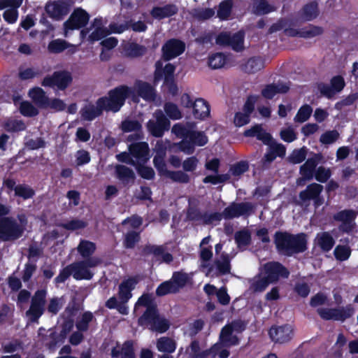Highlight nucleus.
<instances>
[{
    "mask_svg": "<svg viewBox=\"0 0 358 358\" xmlns=\"http://www.w3.org/2000/svg\"><path fill=\"white\" fill-rule=\"evenodd\" d=\"M104 110L106 111V108L101 99L99 98L96 101V105L92 103L85 105L80 109V113L83 120L91 122L101 116Z\"/></svg>",
    "mask_w": 358,
    "mask_h": 358,
    "instance_id": "obj_22",
    "label": "nucleus"
},
{
    "mask_svg": "<svg viewBox=\"0 0 358 358\" xmlns=\"http://www.w3.org/2000/svg\"><path fill=\"white\" fill-rule=\"evenodd\" d=\"M323 186L320 184L313 182L306 186L304 190L299 194V203L308 206L310 201H313V206L315 209L319 208L324 203V198L322 195Z\"/></svg>",
    "mask_w": 358,
    "mask_h": 358,
    "instance_id": "obj_7",
    "label": "nucleus"
},
{
    "mask_svg": "<svg viewBox=\"0 0 358 358\" xmlns=\"http://www.w3.org/2000/svg\"><path fill=\"white\" fill-rule=\"evenodd\" d=\"M232 7V0H224L221 1L217 11V17L222 20H227L231 15Z\"/></svg>",
    "mask_w": 358,
    "mask_h": 358,
    "instance_id": "obj_50",
    "label": "nucleus"
},
{
    "mask_svg": "<svg viewBox=\"0 0 358 358\" xmlns=\"http://www.w3.org/2000/svg\"><path fill=\"white\" fill-rule=\"evenodd\" d=\"M245 137H256L265 145H269L271 140V135L266 132L262 127V124H257L251 128L246 129L243 133Z\"/></svg>",
    "mask_w": 358,
    "mask_h": 358,
    "instance_id": "obj_30",
    "label": "nucleus"
},
{
    "mask_svg": "<svg viewBox=\"0 0 358 358\" xmlns=\"http://www.w3.org/2000/svg\"><path fill=\"white\" fill-rule=\"evenodd\" d=\"M42 341L46 348L50 351H55L64 343L62 341H60L56 331H52L49 334L43 336Z\"/></svg>",
    "mask_w": 358,
    "mask_h": 358,
    "instance_id": "obj_38",
    "label": "nucleus"
},
{
    "mask_svg": "<svg viewBox=\"0 0 358 358\" xmlns=\"http://www.w3.org/2000/svg\"><path fill=\"white\" fill-rule=\"evenodd\" d=\"M156 120H150L146 124L150 134L155 137H162L166 131L170 128V121L162 110L155 112Z\"/></svg>",
    "mask_w": 358,
    "mask_h": 358,
    "instance_id": "obj_14",
    "label": "nucleus"
},
{
    "mask_svg": "<svg viewBox=\"0 0 358 358\" xmlns=\"http://www.w3.org/2000/svg\"><path fill=\"white\" fill-rule=\"evenodd\" d=\"M3 185L8 189V193L14 190L15 196L24 200L31 199L35 195V191L32 187L26 184L16 185L15 180L13 178L4 179Z\"/></svg>",
    "mask_w": 358,
    "mask_h": 358,
    "instance_id": "obj_19",
    "label": "nucleus"
},
{
    "mask_svg": "<svg viewBox=\"0 0 358 358\" xmlns=\"http://www.w3.org/2000/svg\"><path fill=\"white\" fill-rule=\"evenodd\" d=\"M234 240L238 248L248 246L251 243L250 232L247 229L238 231L235 233Z\"/></svg>",
    "mask_w": 358,
    "mask_h": 358,
    "instance_id": "obj_52",
    "label": "nucleus"
},
{
    "mask_svg": "<svg viewBox=\"0 0 358 358\" xmlns=\"http://www.w3.org/2000/svg\"><path fill=\"white\" fill-rule=\"evenodd\" d=\"M227 62V57L222 52L212 54L208 58V66L213 69L222 68Z\"/></svg>",
    "mask_w": 358,
    "mask_h": 358,
    "instance_id": "obj_51",
    "label": "nucleus"
},
{
    "mask_svg": "<svg viewBox=\"0 0 358 358\" xmlns=\"http://www.w3.org/2000/svg\"><path fill=\"white\" fill-rule=\"evenodd\" d=\"M142 253L145 257L152 255L155 260L159 263L170 264L173 260V255L166 251V247L163 245L148 243L143 247Z\"/></svg>",
    "mask_w": 358,
    "mask_h": 358,
    "instance_id": "obj_17",
    "label": "nucleus"
},
{
    "mask_svg": "<svg viewBox=\"0 0 358 358\" xmlns=\"http://www.w3.org/2000/svg\"><path fill=\"white\" fill-rule=\"evenodd\" d=\"M253 209L254 206L250 202H232L220 214L222 218L231 220L235 217L250 215L253 212Z\"/></svg>",
    "mask_w": 358,
    "mask_h": 358,
    "instance_id": "obj_13",
    "label": "nucleus"
},
{
    "mask_svg": "<svg viewBox=\"0 0 358 358\" xmlns=\"http://www.w3.org/2000/svg\"><path fill=\"white\" fill-rule=\"evenodd\" d=\"M29 96L33 101L41 108H45L48 102V97L46 96L44 90L40 87H34L29 90Z\"/></svg>",
    "mask_w": 358,
    "mask_h": 358,
    "instance_id": "obj_40",
    "label": "nucleus"
},
{
    "mask_svg": "<svg viewBox=\"0 0 358 358\" xmlns=\"http://www.w3.org/2000/svg\"><path fill=\"white\" fill-rule=\"evenodd\" d=\"M166 71L167 76L163 78V86L167 94L176 96L178 94L179 89L175 78V72H171L169 69Z\"/></svg>",
    "mask_w": 358,
    "mask_h": 358,
    "instance_id": "obj_37",
    "label": "nucleus"
},
{
    "mask_svg": "<svg viewBox=\"0 0 358 358\" xmlns=\"http://www.w3.org/2000/svg\"><path fill=\"white\" fill-rule=\"evenodd\" d=\"M45 10L50 17L61 20L70 10L69 5L64 0L49 1L46 3Z\"/></svg>",
    "mask_w": 358,
    "mask_h": 358,
    "instance_id": "obj_21",
    "label": "nucleus"
},
{
    "mask_svg": "<svg viewBox=\"0 0 358 358\" xmlns=\"http://www.w3.org/2000/svg\"><path fill=\"white\" fill-rule=\"evenodd\" d=\"M308 149L306 146H303L299 149H294L287 157V161L292 164H298L304 162Z\"/></svg>",
    "mask_w": 358,
    "mask_h": 358,
    "instance_id": "obj_46",
    "label": "nucleus"
},
{
    "mask_svg": "<svg viewBox=\"0 0 358 358\" xmlns=\"http://www.w3.org/2000/svg\"><path fill=\"white\" fill-rule=\"evenodd\" d=\"M215 42L217 45L229 46L236 52H241L244 48V33L238 31L231 35L228 32H221L216 37Z\"/></svg>",
    "mask_w": 358,
    "mask_h": 358,
    "instance_id": "obj_11",
    "label": "nucleus"
},
{
    "mask_svg": "<svg viewBox=\"0 0 358 358\" xmlns=\"http://www.w3.org/2000/svg\"><path fill=\"white\" fill-rule=\"evenodd\" d=\"M178 12V8L176 5L173 3H168L164 6H155L150 11V15L157 20H162L164 18L170 17Z\"/></svg>",
    "mask_w": 358,
    "mask_h": 358,
    "instance_id": "obj_31",
    "label": "nucleus"
},
{
    "mask_svg": "<svg viewBox=\"0 0 358 358\" xmlns=\"http://www.w3.org/2000/svg\"><path fill=\"white\" fill-rule=\"evenodd\" d=\"M187 220L189 221H202L203 224L208 225L213 222H220L222 220V215L220 213L215 212L208 213L205 212L202 213L199 209L196 208H189L187 212Z\"/></svg>",
    "mask_w": 358,
    "mask_h": 358,
    "instance_id": "obj_20",
    "label": "nucleus"
},
{
    "mask_svg": "<svg viewBox=\"0 0 358 358\" xmlns=\"http://www.w3.org/2000/svg\"><path fill=\"white\" fill-rule=\"evenodd\" d=\"M157 348L159 352L171 354L175 352L176 343L169 337L163 336L157 339Z\"/></svg>",
    "mask_w": 358,
    "mask_h": 358,
    "instance_id": "obj_41",
    "label": "nucleus"
},
{
    "mask_svg": "<svg viewBox=\"0 0 358 358\" xmlns=\"http://www.w3.org/2000/svg\"><path fill=\"white\" fill-rule=\"evenodd\" d=\"M289 90V86L285 83L268 84L262 90V95L267 99H272L277 94H285Z\"/></svg>",
    "mask_w": 358,
    "mask_h": 358,
    "instance_id": "obj_32",
    "label": "nucleus"
},
{
    "mask_svg": "<svg viewBox=\"0 0 358 358\" xmlns=\"http://www.w3.org/2000/svg\"><path fill=\"white\" fill-rule=\"evenodd\" d=\"M115 177L124 187H129L134 184L136 175L129 167L123 164H117L115 166Z\"/></svg>",
    "mask_w": 358,
    "mask_h": 358,
    "instance_id": "obj_25",
    "label": "nucleus"
},
{
    "mask_svg": "<svg viewBox=\"0 0 358 358\" xmlns=\"http://www.w3.org/2000/svg\"><path fill=\"white\" fill-rule=\"evenodd\" d=\"M48 50L49 52L53 54H59L67 50L66 53L69 55L75 54L78 50L76 45L60 38L52 40L48 43Z\"/></svg>",
    "mask_w": 358,
    "mask_h": 358,
    "instance_id": "obj_28",
    "label": "nucleus"
},
{
    "mask_svg": "<svg viewBox=\"0 0 358 358\" xmlns=\"http://www.w3.org/2000/svg\"><path fill=\"white\" fill-rule=\"evenodd\" d=\"M265 276L272 282L278 281L280 278H287L289 275V270L278 262H268L264 265Z\"/></svg>",
    "mask_w": 358,
    "mask_h": 358,
    "instance_id": "obj_18",
    "label": "nucleus"
},
{
    "mask_svg": "<svg viewBox=\"0 0 358 358\" xmlns=\"http://www.w3.org/2000/svg\"><path fill=\"white\" fill-rule=\"evenodd\" d=\"M10 206L0 203V240L14 241L19 239L23 234L24 228L11 216Z\"/></svg>",
    "mask_w": 358,
    "mask_h": 358,
    "instance_id": "obj_3",
    "label": "nucleus"
},
{
    "mask_svg": "<svg viewBox=\"0 0 358 358\" xmlns=\"http://www.w3.org/2000/svg\"><path fill=\"white\" fill-rule=\"evenodd\" d=\"M165 157V152L158 151L156 155H155L153 158V164L155 167L156 168L157 171H158V173L161 176H166L167 172H169L170 171L167 169V166L164 159Z\"/></svg>",
    "mask_w": 358,
    "mask_h": 358,
    "instance_id": "obj_45",
    "label": "nucleus"
},
{
    "mask_svg": "<svg viewBox=\"0 0 358 358\" xmlns=\"http://www.w3.org/2000/svg\"><path fill=\"white\" fill-rule=\"evenodd\" d=\"M313 156L306 159L305 163L299 168V174L304 175L313 180L318 164L323 157L321 153L312 152Z\"/></svg>",
    "mask_w": 358,
    "mask_h": 358,
    "instance_id": "obj_27",
    "label": "nucleus"
},
{
    "mask_svg": "<svg viewBox=\"0 0 358 358\" xmlns=\"http://www.w3.org/2000/svg\"><path fill=\"white\" fill-rule=\"evenodd\" d=\"M138 282L136 276L129 277L119 285L118 297L122 303H126L131 298V291Z\"/></svg>",
    "mask_w": 358,
    "mask_h": 358,
    "instance_id": "obj_26",
    "label": "nucleus"
},
{
    "mask_svg": "<svg viewBox=\"0 0 358 358\" xmlns=\"http://www.w3.org/2000/svg\"><path fill=\"white\" fill-rule=\"evenodd\" d=\"M47 291L41 289L35 292L31 299L29 308L26 315L31 322H38L45 310Z\"/></svg>",
    "mask_w": 358,
    "mask_h": 358,
    "instance_id": "obj_9",
    "label": "nucleus"
},
{
    "mask_svg": "<svg viewBox=\"0 0 358 358\" xmlns=\"http://www.w3.org/2000/svg\"><path fill=\"white\" fill-rule=\"evenodd\" d=\"M324 29L322 27L308 24L307 26L301 28V38H313L324 34Z\"/></svg>",
    "mask_w": 358,
    "mask_h": 358,
    "instance_id": "obj_42",
    "label": "nucleus"
},
{
    "mask_svg": "<svg viewBox=\"0 0 358 358\" xmlns=\"http://www.w3.org/2000/svg\"><path fill=\"white\" fill-rule=\"evenodd\" d=\"M319 13L317 2L313 1L303 6L301 15L305 21H312L317 18Z\"/></svg>",
    "mask_w": 358,
    "mask_h": 358,
    "instance_id": "obj_36",
    "label": "nucleus"
},
{
    "mask_svg": "<svg viewBox=\"0 0 358 358\" xmlns=\"http://www.w3.org/2000/svg\"><path fill=\"white\" fill-rule=\"evenodd\" d=\"M187 138H189L194 148L196 146H203L208 143V137L203 131L191 129Z\"/></svg>",
    "mask_w": 358,
    "mask_h": 358,
    "instance_id": "obj_49",
    "label": "nucleus"
},
{
    "mask_svg": "<svg viewBox=\"0 0 358 358\" xmlns=\"http://www.w3.org/2000/svg\"><path fill=\"white\" fill-rule=\"evenodd\" d=\"M313 113L312 107L308 104H304L299 109L294 120L298 122H304L307 121Z\"/></svg>",
    "mask_w": 358,
    "mask_h": 358,
    "instance_id": "obj_58",
    "label": "nucleus"
},
{
    "mask_svg": "<svg viewBox=\"0 0 358 358\" xmlns=\"http://www.w3.org/2000/svg\"><path fill=\"white\" fill-rule=\"evenodd\" d=\"M221 257L222 261L217 260L215 262L217 269L221 275L228 274L231 271L229 257L227 254H222Z\"/></svg>",
    "mask_w": 358,
    "mask_h": 358,
    "instance_id": "obj_57",
    "label": "nucleus"
},
{
    "mask_svg": "<svg viewBox=\"0 0 358 358\" xmlns=\"http://www.w3.org/2000/svg\"><path fill=\"white\" fill-rule=\"evenodd\" d=\"M134 91L138 99V97H141L145 101H154L157 97L155 87L149 83L141 80L135 81Z\"/></svg>",
    "mask_w": 358,
    "mask_h": 358,
    "instance_id": "obj_23",
    "label": "nucleus"
},
{
    "mask_svg": "<svg viewBox=\"0 0 358 358\" xmlns=\"http://www.w3.org/2000/svg\"><path fill=\"white\" fill-rule=\"evenodd\" d=\"M185 50V42L178 38L169 39L162 47V59L169 62L182 55Z\"/></svg>",
    "mask_w": 358,
    "mask_h": 358,
    "instance_id": "obj_16",
    "label": "nucleus"
},
{
    "mask_svg": "<svg viewBox=\"0 0 358 358\" xmlns=\"http://www.w3.org/2000/svg\"><path fill=\"white\" fill-rule=\"evenodd\" d=\"M268 336L275 343L285 344L294 336V328L289 324L272 325L268 330Z\"/></svg>",
    "mask_w": 358,
    "mask_h": 358,
    "instance_id": "obj_12",
    "label": "nucleus"
},
{
    "mask_svg": "<svg viewBox=\"0 0 358 358\" xmlns=\"http://www.w3.org/2000/svg\"><path fill=\"white\" fill-rule=\"evenodd\" d=\"M193 115L196 119L203 120L210 115V105L202 98L194 101Z\"/></svg>",
    "mask_w": 358,
    "mask_h": 358,
    "instance_id": "obj_33",
    "label": "nucleus"
},
{
    "mask_svg": "<svg viewBox=\"0 0 358 358\" xmlns=\"http://www.w3.org/2000/svg\"><path fill=\"white\" fill-rule=\"evenodd\" d=\"M192 17L199 21H204L211 18L215 15L213 8H196L190 12Z\"/></svg>",
    "mask_w": 358,
    "mask_h": 358,
    "instance_id": "obj_47",
    "label": "nucleus"
},
{
    "mask_svg": "<svg viewBox=\"0 0 358 358\" xmlns=\"http://www.w3.org/2000/svg\"><path fill=\"white\" fill-rule=\"evenodd\" d=\"M317 314L324 320H334L344 322L350 318L355 313V308L352 304L338 308H321L317 310Z\"/></svg>",
    "mask_w": 358,
    "mask_h": 358,
    "instance_id": "obj_10",
    "label": "nucleus"
},
{
    "mask_svg": "<svg viewBox=\"0 0 358 358\" xmlns=\"http://www.w3.org/2000/svg\"><path fill=\"white\" fill-rule=\"evenodd\" d=\"M271 283L272 282L264 276L254 280L250 285V288L255 292H262L264 291Z\"/></svg>",
    "mask_w": 358,
    "mask_h": 358,
    "instance_id": "obj_64",
    "label": "nucleus"
},
{
    "mask_svg": "<svg viewBox=\"0 0 358 358\" xmlns=\"http://www.w3.org/2000/svg\"><path fill=\"white\" fill-rule=\"evenodd\" d=\"M233 327L227 324L221 329L219 342L214 344V349H217L220 345H225L227 348L235 346L239 344V338L237 336L233 335Z\"/></svg>",
    "mask_w": 358,
    "mask_h": 358,
    "instance_id": "obj_24",
    "label": "nucleus"
},
{
    "mask_svg": "<svg viewBox=\"0 0 358 358\" xmlns=\"http://www.w3.org/2000/svg\"><path fill=\"white\" fill-rule=\"evenodd\" d=\"M187 273L182 271L173 272L170 280L162 282L156 289V294L163 296L169 294H176L188 282Z\"/></svg>",
    "mask_w": 358,
    "mask_h": 358,
    "instance_id": "obj_6",
    "label": "nucleus"
},
{
    "mask_svg": "<svg viewBox=\"0 0 358 358\" xmlns=\"http://www.w3.org/2000/svg\"><path fill=\"white\" fill-rule=\"evenodd\" d=\"M73 82V76L67 70L56 71L51 76H46L41 82L43 87L57 88L64 91L67 89Z\"/></svg>",
    "mask_w": 358,
    "mask_h": 358,
    "instance_id": "obj_8",
    "label": "nucleus"
},
{
    "mask_svg": "<svg viewBox=\"0 0 358 358\" xmlns=\"http://www.w3.org/2000/svg\"><path fill=\"white\" fill-rule=\"evenodd\" d=\"M129 153L138 161L146 162L149 159V145L147 142L132 143L129 147Z\"/></svg>",
    "mask_w": 358,
    "mask_h": 358,
    "instance_id": "obj_29",
    "label": "nucleus"
},
{
    "mask_svg": "<svg viewBox=\"0 0 358 358\" xmlns=\"http://www.w3.org/2000/svg\"><path fill=\"white\" fill-rule=\"evenodd\" d=\"M138 323L140 326L149 327L153 331L164 333L169 329V322L160 317L157 306H150L139 317Z\"/></svg>",
    "mask_w": 358,
    "mask_h": 358,
    "instance_id": "obj_5",
    "label": "nucleus"
},
{
    "mask_svg": "<svg viewBox=\"0 0 358 358\" xmlns=\"http://www.w3.org/2000/svg\"><path fill=\"white\" fill-rule=\"evenodd\" d=\"M273 241L278 253L287 257L304 252L307 249L306 234H293L287 231H277Z\"/></svg>",
    "mask_w": 358,
    "mask_h": 358,
    "instance_id": "obj_2",
    "label": "nucleus"
},
{
    "mask_svg": "<svg viewBox=\"0 0 358 358\" xmlns=\"http://www.w3.org/2000/svg\"><path fill=\"white\" fill-rule=\"evenodd\" d=\"M164 109L170 119L176 120L182 118V113L176 103L167 102L164 104Z\"/></svg>",
    "mask_w": 358,
    "mask_h": 358,
    "instance_id": "obj_56",
    "label": "nucleus"
},
{
    "mask_svg": "<svg viewBox=\"0 0 358 358\" xmlns=\"http://www.w3.org/2000/svg\"><path fill=\"white\" fill-rule=\"evenodd\" d=\"M155 71L153 75V83L157 85L159 81H161L164 77L167 76V70L169 69L171 72L176 71V66L171 63H167L163 66L162 61L158 60L155 64Z\"/></svg>",
    "mask_w": 358,
    "mask_h": 358,
    "instance_id": "obj_35",
    "label": "nucleus"
},
{
    "mask_svg": "<svg viewBox=\"0 0 358 358\" xmlns=\"http://www.w3.org/2000/svg\"><path fill=\"white\" fill-rule=\"evenodd\" d=\"M317 238V245L323 252L330 251L335 244L333 236L327 231L318 234Z\"/></svg>",
    "mask_w": 358,
    "mask_h": 358,
    "instance_id": "obj_39",
    "label": "nucleus"
},
{
    "mask_svg": "<svg viewBox=\"0 0 358 358\" xmlns=\"http://www.w3.org/2000/svg\"><path fill=\"white\" fill-rule=\"evenodd\" d=\"M20 112L23 116L30 117L36 116L38 114V109L32 103L27 101H22L20 103Z\"/></svg>",
    "mask_w": 358,
    "mask_h": 358,
    "instance_id": "obj_59",
    "label": "nucleus"
},
{
    "mask_svg": "<svg viewBox=\"0 0 358 358\" xmlns=\"http://www.w3.org/2000/svg\"><path fill=\"white\" fill-rule=\"evenodd\" d=\"M122 130L125 132L141 131L142 129L141 124L138 120H125L121 124Z\"/></svg>",
    "mask_w": 358,
    "mask_h": 358,
    "instance_id": "obj_60",
    "label": "nucleus"
},
{
    "mask_svg": "<svg viewBox=\"0 0 358 358\" xmlns=\"http://www.w3.org/2000/svg\"><path fill=\"white\" fill-rule=\"evenodd\" d=\"M166 177L170 178L174 182L187 184L190 182L189 176L184 171H170L167 172Z\"/></svg>",
    "mask_w": 358,
    "mask_h": 358,
    "instance_id": "obj_53",
    "label": "nucleus"
},
{
    "mask_svg": "<svg viewBox=\"0 0 358 358\" xmlns=\"http://www.w3.org/2000/svg\"><path fill=\"white\" fill-rule=\"evenodd\" d=\"M96 321L93 313L90 311H85L80 319L76 322V327L79 331L86 332L89 329L90 323Z\"/></svg>",
    "mask_w": 358,
    "mask_h": 358,
    "instance_id": "obj_44",
    "label": "nucleus"
},
{
    "mask_svg": "<svg viewBox=\"0 0 358 358\" xmlns=\"http://www.w3.org/2000/svg\"><path fill=\"white\" fill-rule=\"evenodd\" d=\"M241 67V70L246 73H255L264 68V59L259 56L252 57Z\"/></svg>",
    "mask_w": 358,
    "mask_h": 358,
    "instance_id": "obj_34",
    "label": "nucleus"
},
{
    "mask_svg": "<svg viewBox=\"0 0 358 358\" xmlns=\"http://www.w3.org/2000/svg\"><path fill=\"white\" fill-rule=\"evenodd\" d=\"M129 97H131L132 101L135 103L138 101L135 92L131 87L126 85H121L109 90L107 96L100 98L103 102L106 112L117 113Z\"/></svg>",
    "mask_w": 358,
    "mask_h": 358,
    "instance_id": "obj_4",
    "label": "nucleus"
},
{
    "mask_svg": "<svg viewBox=\"0 0 358 358\" xmlns=\"http://www.w3.org/2000/svg\"><path fill=\"white\" fill-rule=\"evenodd\" d=\"M110 34V31L107 28L99 27L93 31L88 37V41L91 43L98 41Z\"/></svg>",
    "mask_w": 358,
    "mask_h": 358,
    "instance_id": "obj_63",
    "label": "nucleus"
},
{
    "mask_svg": "<svg viewBox=\"0 0 358 358\" xmlns=\"http://www.w3.org/2000/svg\"><path fill=\"white\" fill-rule=\"evenodd\" d=\"M351 252L349 246L338 245L334 249V255L336 260L344 262L349 259Z\"/></svg>",
    "mask_w": 358,
    "mask_h": 358,
    "instance_id": "obj_55",
    "label": "nucleus"
},
{
    "mask_svg": "<svg viewBox=\"0 0 358 358\" xmlns=\"http://www.w3.org/2000/svg\"><path fill=\"white\" fill-rule=\"evenodd\" d=\"M37 269L36 260L34 262H28L24 264V270L22 271V280L24 282H27L31 278L33 274Z\"/></svg>",
    "mask_w": 358,
    "mask_h": 358,
    "instance_id": "obj_62",
    "label": "nucleus"
},
{
    "mask_svg": "<svg viewBox=\"0 0 358 358\" xmlns=\"http://www.w3.org/2000/svg\"><path fill=\"white\" fill-rule=\"evenodd\" d=\"M275 10V8L269 4L267 0H257L253 3L252 11L256 15L268 14Z\"/></svg>",
    "mask_w": 358,
    "mask_h": 358,
    "instance_id": "obj_43",
    "label": "nucleus"
},
{
    "mask_svg": "<svg viewBox=\"0 0 358 358\" xmlns=\"http://www.w3.org/2000/svg\"><path fill=\"white\" fill-rule=\"evenodd\" d=\"M141 241L140 232L129 231L125 235L123 240V246L125 249H134Z\"/></svg>",
    "mask_w": 358,
    "mask_h": 358,
    "instance_id": "obj_48",
    "label": "nucleus"
},
{
    "mask_svg": "<svg viewBox=\"0 0 358 358\" xmlns=\"http://www.w3.org/2000/svg\"><path fill=\"white\" fill-rule=\"evenodd\" d=\"M89 20L90 15L86 10L81 8H76L69 19L64 22V29L65 31L80 29L87 24Z\"/></svg>",
    "mask_w": 358,
    "mask_h": 358,
    "instance_id": "obj_15",
    "label": "nucleus"
},
{
    "mask_svg": "<svg viewBox=\"0 0 358 358\" xmlns=\"http://www.w3.org/2000/svg\"><path fill=\"white\" fill-rule=\"evenodd\" d=\"M77 250L84 259L76 261L62 268L58 275L54 279L55 284L64 283L71 276L76 280H90L93 278L94 273L90 268L101 264L99 258L92 257L96 250L95 243L90 241L81 240Z\"/></svg>",
    "mask_w": 358,
    "mask_h": 358,
    "instance_id": "obj_1",
    "label": "nucleus"
},
{
    "mask_svg": "<svg viewBox=\"0 0 358 358\" xmlns=\"http://www.w3.org/2000/svg\"><path fill=\"white\" fill-rule=\"evenodd\" d=\"M249 170V163L247 161H240L232 164L229 170V173L234 176L238 177Z\"/></svg>",
    "mask_w": 358,
    "mask_h": 358,
    "instance_id": "obj_54",
    "label": "nucleus"
},
{
    "mask_svg": "<svg viewBox=\"0 0 358 358\" xmlns=\"http://www.w3.org/2000/svg\"><path fill=\"white\" fill-rule=\"evenodd\" d=\"M339 138V133L338 131L334 129L327 131L323 133L320 138V141L322 144L329 145L336 142Z\"/></svg>",
    "mask_w": 358,
    "mask_h": 358,
    "instance_id": "obj_61",
    "label": "nucleus"
}]
</instances>
